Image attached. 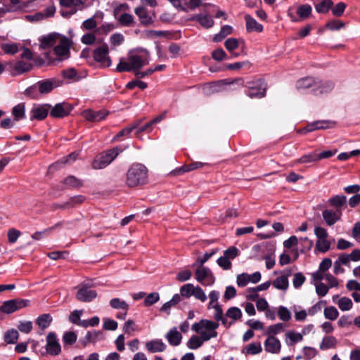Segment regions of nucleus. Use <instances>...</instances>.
Returning a JSON list of instances; mask_svg holds the SVG:
<instances>
[{"label": "nucleus", "mask_w": 360, "mask_h": 360, "mask_svg": "<svg viewBox=\"0 0 360 360\" xmlns=\"http://www.w3.org/2000/svg\"><path fill=\"white\" fill-rule=\"evenodd\" d=\"M233 32V27L230 25H224L221 28L220 32L216 34L213 38L214 41L219 42L226 36L231 34Z\"/></svg>", "instance_id": "ea45409f"}, {"label": "nucleus", "mask_w": 360, "mask_h": 360, "mask_svg": "<svg viewBox=\"0 0 360 360\" xmlns=\"http://www.w3.org/2000/svg\"><path fill=\"white\" fill-rule=\"evenodd\" d=\"M134 13L139 17L141 24L148 25L153 22L152 18L148 15L147 10L143 6L135 8Z\"/></svg>", "instance_id": "393cba45"}, {"label": "nucleus", "mask_w": 360, "mask_h": 360, "mask_svg": "<svg viewBox=\"0 0 360 360\" xmlns=\"http://www.w3.org/2000/svg\"><path fill=\"white\" fill-rule=\"evenodd\" d=\"M76 288L77 289L76 298L80 302H89L97 296L96 290L91 289L87 285H79L76 287Z\"/></svg>", "instance_id": "f8f14e48"}, {"label": "nucleus", "mask_w": 360, "mask_h": 360, "mask_svg": "<svg viewBox=\"0 0 360 360\" xmlns=\"http://www.w3.org/2000/svg\"><path fill=\"white\" fill-rule=\"evenodd\" d=\"M63 184L66 188H80L82 186V181L74 176H69L64 179Z\"/></svg>", "instance_id": "a19ab883"}, {"label": "nucleus", "mask_w": 360, "mask_h": 360, "mask_svg": "<svg viewBox=\"0 0 360 360\" xmlns=\"http://www.w3.org/2000/svg\"><path fill=\"white\" fill-rule=\"evenodd\" d=\"M116 18L121 25L125 27H129L134 22V17L127 13L120 14Z\"/></svg>", "instance_id": "37998d69"}, {"label": "nucleus", "mask_w": 360, "mask_h": 360, "mask_svg": "<svg viewBox=\"0 0 360 360\" xmlns=\"http://www.w3.org/2000/svg\"><path fill=\"white\" fill-rule=\"evenodd\" d=\"M266 84L262 78L249 82V97L260 98L266 95Z\"/></svg>", "instance_id": "1a4fd4ad"}, {"label": "nucleus", "mask_w": 360, "mask_h": 360, "mask_svg": "<svg viewBox=\"0 0 360 360\" xmlns=\"http://www.w3.org/2000/svg\"><path fill=\"white\" fill-rule=\"evenodd\" d=\"M52 317L49 314L40 315L36 320V323L41 330L47 328L52 322Z\"/></svg>", "instance_id": "473e14b6"}, {"label": "nucleus", "mask_w": 360, "mask_h": 360, "mask_svg": "<svg viewBox=\"0 0 360 360\" xmlns=\"http://www.w3.org/2000/svg\"><path fill=\"white\" fill-rule=\"evenodd\" d=\"M195 286L192 283L184 285L180 288L181 295L185 297H189L193 295Z\"/></svg>", "instance_id": "603ef678"}, {"label": "nucleus", "mask_w": 360, "mask_h": 360, "mask_svg": "<svg viewBox=\"0 0 360 360\" xmlns=\"http://www.w3.org/2000/svg\"><path fill=\"white\" fill-rule=\"evenodd\" d=\"M318 161V152L312 151L309 153L308 154H305L300 157L299 159L295 160V162L297 164H306V163H311Z\"/></svg>", "instance_id": "2f4dec72"}, {"label": "nucleus", "mask_w": 360, "mask_h": 360, "mask_svg": "<svg viewBox=\"0 0 360 360\" xmlns=\"http://www.w3.org/2000/svg\"><path fill=\"white\" fill-rule=\"evenodd\" d=\"M32 68V65L25 61H18L13 66V75H18L30 71Z\"/></svg>", "instance_id": "a878e982"}, {"label": "nucleus", "mask_w": 360, "mask_h": 360, "mask_svg": "<svg viewBox=\"0 0 360 360\" xmlns=\"http://www.w3.org/2000/svg\"><path fill=\"white\" fill-rule=\"evenodd\" d=\"M60 37V34L57 33H50L46 36H42L39 39L40 42L39 49L45 50L55 46L58 43Z\"/></svg>", "instance_id": "6ab92c4d"}, {"label": "nucleus", "mask_w": 360, "mask_h": 360, "mask_svg": "<svg viewBox=\"0 0 360 360\" xmlns=\"http://www.w3.org/2000/svg\"><path fill=\"white\" fill-rule=\"evenodd\" d=\"M286 336L290 341V342H287L288 345H292L294 343L300 342L303 339L302 335L292 331L288 332L286 334Z\"/></svg>", "instance_id": "052dcab7"}, {"label": "nucleus", "mask_w": 360, "mask_h": 360, "mask_svg": "<svg viewBox=\"0 0 360 360\" xmlns=\"http://www.w3.org/2000/svg\"><path fill=\"white\" fill-rule=\"evenodd\" d=\"M72 110L70 105L67 103L56 104L50 110V115L53 117H64L70 114Z\"/></svg>", "instance_id": "f3484780"}, {"label": "nucleus", "mask_w": 360, "mask_h": 360, "mask_svg": "<svg viewBox=\"0 0 360 360\" xmlns=\"http://www.w3.org/2000/svg\"><path fill=\"white\" fill-rule=\"evenodd\" d=\"M204 342L200 336L193 335L188 340L186 345L189 349H196L200 347Z\"/></svg>", "instance_id": "79ce46f5"}, {"label": "nucleus", "mask_w": 360, "mask_h": 360, "mask_svg": "<svg viewBox=\"0 0 360 360\" xmlns=\"http://www.w3.org/2000/svg\"><path fill=\"white\" fill-rule=\"evenodd\" d=\"M195 279L204 286L212 285L215 282V277L210 269L205 266H195Z\"/></svg>", "instance_id": "39448f33"}, {"label": "nucleus", "mask_w": 360, "mask_h": 360, "mask_svg": "<svg viewBox=\"0 0 360 360\" xmlns=\"http://www.w3.org/2000/svg\"><path fill=\"white\" fill-rule=\"evenodd\" d=\"M306 278L302 273H296L294 274L292 284L295 288H300L304 283Z\"/></svg>", "instance_id": "680f3d73"}, {"label": "nucleus", "mask_w": 360, "mask_h": 360, "mask_svg": "<svg viewBox=\"0 0 360 360\" xmlns=\"http://www.w3.org/2000/svg\"><path fill=\"white\" fill-rule=\"evenodd\" d=\"M12 113L15 117V120L18 121L25 117V105L20 103L15 105L12 110Z\"/></svg>", "instance_id": "49530a36"}, {"label": "nucleus", "mask_w": 360, "mask_h": 360, "mask_svg": "<svg viewBox=\"0 0 360 360\" xmlns=\"http://www.w3.org/2000/svg\"><path fill=\"white\" fill-rule=\"evenodd\" d=\"M98 17L103 18V13L101 12L96 13L94 14V15L93 17L89 18L87 20H84L82 22V25L81 27L82 29L85 30H91L96 28L97 26V22L96 21V18H98Z\"/></svg>", "instance_id": "7c9ffc66"}, {"label": "nucleus", "mask_w": 360, "mask_h": 360, "mask_svg": "<svg viewBox=\"0 0 360 360\" xmlns=\"http://www.w3.org/2000/svg\"><path fill=\"white\" fill-rule=\"evenodd\" d=\"M30 301L23 299H15L6 301L0 307V311L6 314H11L17 310L28 306Z\"/></svg>", "instance_id": "9d476101"}, {"label": "nucleus", "mask_w": 360, "mask_h": 360, "mask_svg": "<svg viewBox=\"0 0 360 360\" xmlns=\"http://www.w3.org/2000/svg\"><path fill=\"white\" fill-rule=\"evenodd\" d=\"M275 245L271 242H262L255 245L252 249V257L262 260L267 255H274Z\"/></svg>", "instance_id": "423d86ee"}, {"label": "nucleus", "mask_w": 360, "mask_h": 360, "mask_svg": "<svg viewBox=\"0 0 360 360\" xmlns=\"http://www.w3.org/2000/svg\"><path fill=\"white\" fill-rule=\"evenodd\" d=\"M334 123H330L326 121H317L307 127V131H312L317 129H325L332 127Z\"/></svg>", "instance_id": "e433bc0d"}, {"label": "nucleus", "mask_w": 360, "mask_h": 360, "mask_svg": "<svg viewBox=\"0 0 360 360\" xmlns=\"http://www.w3.org/2000/svg\"><path fill=\"white\" fill-rule=\"evenodd\" d=\"M148 63V53L146 51H131L127 58H120L116 70L119 72L136 71Z\"/></svg>", "instance_id": "f257e3e1"}, {"label": "nucleus", "mask_w": 360, "mask_h": 360, "mask_svg": "<svg viewBox=\"0 0 360 360\" xmlns=\"http://www.w3.org/2000/svg\"><path fill=\"white\" fill-rule=\"evenodd\" d=\"M46 352L53 356L58 355L61 352V347L54 333H49L46 336Z\"/></svg>", "instance_id": "ddd939ff"}, {"label": "nucleus", "mask_w": 360, "mask_h": 360, "mask_svg": "<svg viewBox=\"0 0 360 360\" xmlns=\"http://www.w3.org/2000/svg\"><path fill=\"white\" fill-rule=\"evenodd\" d=\"M122 152V149L120 147H115L103 151L96 156L91 164L92 168L94 169H101L106 167Z\"/></svg>", "instance_id": "20e7f679"}, {"label": "nucleus", "mask_w": 360, "mask_h": 360, "mask_svg": "<svg viewBox=\"0 0 360 360\" xmlns=\"http://www.w3.org/2000/svg\"><path fill=\"white\" fill-rule=\"evenodd\" d=\"M224 46L231 54L236 57L239 53L236 52V51L238 49H243L245 46V41L244 39L229 38L225 41Z\"/></svg>", "instance_id": "dca6fc26"}, {"label": "nucleus", "mask_w": 360, "mask_h": 360, "mask_svg": "<svg viewBox=\"0 0 360 360\" xmlns=\"http://www.w3.org/2000/svg\"><path fill=\"white\" fill-rule=\"evenodd\" d=\"M330 248V243L328 239H318L316 243V249L321 252H327Z\"/></svg>", "instance_id": "09e8293b"}, {"label": "nucleus", "mask_w": 360, "mask_h": 360, "mask_svg": "<svg viewBox=\"0 0 360 360\" xmlns=\"http://www.w3.org/2000/svg\"><path fill=\"white\" fill-rule=\"evenodd\" d=\"M347 5L343 2H339L335 6H332L331 11L333 15L340 17L344 13Z\"/></svg>", "instance_id": "4d7b16f0"}, {"label": "nucleus", "mask_w": 360, "mask_h": 360, "mask_svg": "<svg viewBox=\"0 0 360 360\" xmlns=\"http://www.w3.org/2000/svg\"><path fill=\"white\" fill-rule=\"evenodd\" d=\"M333 5L332 0H323L315 5V9L319 13H326Z\"/></svg>", "instance_id": "c9c22d12"}, {"label": "nucleus", "mask_w": 360, "mask_h": 360, "mask_svg": "<svg viewBox=\"0 0 360 360\" xmlns=\"http://www.w3.org/2000/svg\"><path fill=\"white\" fill-rule=\"evenodd\" d=\"M96 37L94 33L89 32L84 34L81 39V41L86 45H92L95 43Z\"/></svg>", "instance_id": "774afa93"}, {"label": "nucleus", "mask_w": 360, "mask_h": 360, "mask_svg": "<svg viewBox=\"0 0 360 360\" xmlns=\"http://www.w3.org/2000/svg\"><path fill=\"white\" fill-rule=\"evenodd\" d=\"M338 340L334 336H326L324 337L322 340V342L320 345V349H328L330 348L335 347L337 345Z\"/></svg>", "instance_id": "58836bf2"}, {"label": "nucleus", "mask_w": 360, "mask_h": 360, "mask_svg": "<svg viewBox=\"0 0 360 360\" xmlns=\"http://www.w3.org/2000/svg\"><path fill=\"white\" fill-rule=\"evenodd\" d=\"M279 319L283 321H288L291 319V313L288 309L284 306H280L278 310Z\"/></svg>", "instance_id": "5fc2aeb1"}, {"label": "nucleus", "mask_w": 360, "mask_h": 360, "mask_svg": "<svg viewBox=\"0 0 360 360\" xmlns=\"http://www.w3.org/2000/svg\"><path fill=\"white\" fill-rule=\"evenodd\" d=\"M110 306L114 309L122 310L124 311H128L129 309V304L120 298H113L110 301Z\"/></svg>", "instance_id": "f704fd0d"}, {"label": "nucleus", "mask_w": 360, "mask_h": 360, "mask_svg": "<svg viewBox=\"0 0 360 360\" xmlns=\"http://www.w3.org/2000/svg\"><path fill=\"white\" fill-rule=\"evenodd\" d=\"M18 330L24 333H29L32 329V323L30 321H20L18 326Z\"/></svg>", "instance_id": "338daca9"}, {"label": "nucleus", "mask_w": 360, "mask_h": 360, "mask_svg": "<svg viewBox=\"0 0 360 360\" xmlns=\"http://www.w3.org/2000/svg\"><path fill=\"white\" fill-rule=\"evenodd\" d=\"M342 216V210L326 209L322 212V217L328 226L334 225Z\"/></svg>", "instance_id": "2eb2a0df"}, {"label": "nucleus", "mask_w": 360, "mask_h": 360, "mask_svg": "<svg viewBox=\"0 0 360 360\" xmlns=\"http://www.w3.org/2000/svg\"><path fill=\"white\" fill-rule=\"evenodd\" d=\"M300 243L301 245L300 252L302 253H305L310 250L314 244L313 241L307 237L300 238Z\"/></svg>", "instance_id": "3c124183"}, {"label": "nucleus", "mask_w": 360, "mask_h": 360, "mask_svg": "<svg viewBox=\"0 0 360 360\" xmlns=\"http://www.w3.org/2000/svg\"><path fill=\"white\" fill-rule=\"evenodd\" d=\"M345 26L344 22L338 20L328 21L326 27L330 30H339Z\"/></svg>", "instance_id": "0e129e2a"}, {"label": "nucleus", "mask_w": 360, "mask_h": 360, "mask_svg": "<svg viewBox=\"0 0 360 360\" xmlns=\"http://www.w3.org/2000/svg\"><path fill=\"white\" fill-rule=\"evenodd\" d=\"M226 316L228 318L231 319L233 321H236L240 319L242 316V312L239 308L233 307L227 310Z\"/></svg>", "instance_id": "de8ad7c7"}, {"label": "nucleus", "mask_w": 360, "mask_h": 360, "mask_svg": "<svg viewBox=\"0 0 360 360\" xmlns=\"http://www.w3.org/2000/svg\"><path fill=\"white\" fill-rule=\"evenodd\" d=\"M271 285V281H268L256 287L249 288V300H255L257 297H258V295L257 294V292L266 290Z\"/></svg>", "instance_id": "c756f323"}, {"label": "nucleus", "mask_w": 360, "mask_h": 360, "mask_svg": "<svg viewBox=\"0 0 360 360\" xmlns=\"http://www.w3.org/2000/svg\"><path fill=\"white\" fill-rule=\"evenodd\" d=\"M281 342L274 336H269L264 342V348L267 352L276 354L281 350Z\"/></svg>", "instance_id": "4be33fe9"}, {"label": "nucleus", "mask_w": 360, "mask_h": 360, "mask_svg": "<svg viewBox=\"0 0 360 360\" xmlns=\"http://www.w3.org/2000/svg\"><path fill=\"white\" fill-rule=\"evenodd\" d=\"M193 19L196 20L205 29H209L214 25V20L210 15L198 14L194 16Z\"/></svg>", "instance_id": "c85d7f7f"}, {"label": "nucleus", "mask_w": 360, "mask_h": 360, "mask_svg": "<svg viewBox=\"0 0 360 360\" xmlns=\"http://www.w3.org/2000/svg\"><path fill=\"white\" fill-rule=\"evenodd\" d=\"M216 250H212L210 252H206L202 257H198L195 262L193 264V266H203V264L214 254Z\"/></svg>", "instance_id": "13d9d810"}, {"label": "nucleus", "mask_w": 360, "mask_h": 360, "mask_svg": "<svg viewBox=\"0 0 360 360\" xmlns=\"http://www.w3.org/2000/svg\"><path fill=\"white\" fill-rule=\"evenodd\" d=\"M236 210L233 209H229L225 211L224 212L219 214V217H217V220L221 222H226L229 221L232 218L236 217Z\"/></svg>", "instance_id": "c03bdc74"}, {"label": "nucleus", "mask_w": 360, "mask_h": 360, "mask_svg": "<svg viewBox=\"0 0 360 360\" xmlns=\"http://www.w3.org/2000/svg\"><path fill=\"white\" fill-rule=\"evenodd\" d=\"M51 106L49 105H34L30 112V120H42L46 117Z\"/></svg>", "instance_id": "a211bd4d"}, {"label": "nucleus", "mask_w": 360, "mask_h": 360, "mask_svg": "<svg viewBox=\"0 0 360 360\" xmlns=\"http://www.w3.org/2000/svg\"><path fill=\"white\" fill-rule=\"evenodd\" d=\"M108 115L105 110L94 111L92 110H86L83 112L84 117L91 122H100L105 119Z\"/></svg>", "instance_id": "412c9836"}, {"label": "nucleus", "mask_w": 360, "mask_h": 360, "mask_svg": "<svg viewBox=\"0 0 360 360\" xmlns=\"http://www.w3.org/2000/svg\"><path fill=\"white\" fill-rule=\"evenodd\" d=\"M317 82L318 77L307 76L299 79L296 82L295 86L298 91H305L307 89H311V91L313 93V89L315 88V86L316 85Z\"/></svg>", "instance_id": "4468645a"}, {"label": "nucleus", "mask_w": 360, "mask_h": 360, "mask_svg": "<svg viewBox=\"0 0 360 360\" xmlns=\"http://www.w3.org/2000/svg\"><path fill=\"white\" fill-rule=\"evenodd\" d=\"M108 46L107 44H104L94 50V58L102 67H109L111 65V60L108 56Z\"/></svg>", "instance_id": "9b49d317"}, {"label": "nucleus", "mask_w": 360, "mask_h": 360, "mask_svg": "<svg viewBox=\"0 0 360 360\" xmlns=\"http://www.w3.org/2000/svg\"><path fill=\"white\" fill-rule=\"evenodd\" d=\"M166 347V345L160 339L152 340L146 343V348L150 353L162 352Z\"/></svg>", "instance_id": "5701e85b"}, {"label": "nucleus", "mask_w": 360, "mask_h": 360, "mask_svg": "<svg viewBox=\"0 0 360 360\" xmlns=\"http://www.w3.org/2000/svg\"><path fill=\"white\" fill-rule=\"evenodd\" d=\"M273 286L281 290H286L289 286L288 279L286 276H281L277 277L273 282H271Z\"/></svg>", "instance_id": "72a5a7b5"}, {"label": "nucleus", "mask_w": 360, "mask_h": 360, "mask_svg": "<svg viewBox=\"0 0 360 360\" xmlns=\"http://www.w3.org/2000/svg\"><path fill=\"white\" fill-rule=\"evenodd\" d=\"M239 255V250L237 248L231 246L224 252V255L229 259H233Z\"/></svg>", "instance_id": "69168bd1"}, {"label": "nucleus", "mask_w": 360, "mask_h": 360, "mask_svg": "<svg viewBox=\"0 0 360 360\" xmlns=\"http://www.w3.org/2000/svg\"><path fill=\"white\" fill-rule=\"evenodd\" d=\"M1 48L5 53L8 54H15L18 51V48L15 44H2L1 45Z\"/></svg>", "instance_id": "e2e57ef3"}, {"label": "nucleus", "mask_w": 360, "mask_h": 360, "mask_svg": "<svg viewBox=\"0 0 360 360\" xmlns=\"http://www.w3.org/2000/svg\"><path fill=\"white\" fill-rule=\"evenodd\" d=\"M218 326L219 324L217 323L202 319L200 321L193 324L191 329L196 333H198L200 337L205 342H207L217 336L216 329Z\"/></svg>", "instance_id": "7ed1b4c3"}, {"label": "nucleus", "mask_w": 360, "mask_h": 360, "mask_svg": "<svg viewBox=\"0 0 360 360\" xmlns=\"http://www.w3.org/2000/svg\"><path fill=\"white\" fill-rule=\"evenodd\" d=\"M334 83L330 80L323 81L318 78V82L313 89L314 95H321L330 92L334 88Z\"/></svg>", "instance_id": "aec40b11"}, {"label": "nucleus", "mask_w": 360, "mask_h": 360, "mask_svg": "<svg viewBox=\"0 0 360 360\" xmlns=\"http://www.w3.org/2000/svg\"><path fill=\"white\" fill-rule=\"evenodd\" d=\"M311 6L309 4H302L295 8L290 7L288 10V15L292 22H298L300 19L308 18L311 13Z\"/></svg>", "instance_id": "0eeeda50"}, {"label": "nucleus", "mask_w": 360, "mask_h": 360, "mask_svg": "<svg viewBox=\"0 0 360 360\" xmlns=\"http://www.w3.org/2000/svg\"><path fill=\"white\" fill-rule=\"evenodd\" d=\"M338 304L342 311H348L352 309L353 305L352 300L346 297L340 298Z\"/></svg>", "instance_id": "864d4df0"}, {"label": "nucleus", "mask_w": 360, "mask_h": 360, "mask_svg": "<svg viewBox=\"0 0 360 360\" xmlns=\"http://www.w3.org/2000/svg\"><path fill=\"white\" fill-rule=\"evenodd\" d=\"M165 338L170 345L178 346L181 342L182 335L177 330V328L174 327L167 333Z\"/></svg>", "instance_id": "b1692460"}, {"label": "nucleus", "mask_w": 360, "mask_h": 360, "mask_svg": "<svg viewBox=\"0 0 360 360\" xmlns=\"http://www.w3.org/2000/svg\"><path fill=\"white\" fill-rule=\"evenodd\" d=\"M284 327L285 325L282 323L271 325L268 327L266 334L269 336H274V335L281 333L283 330Z\"/></svg>", "instance_id": "8fccbe9b"}, {"label": "nucleus", "mask_w": 360, "mask_h": 360, "mask_svg": "<svg viewBox=\"0 0 360 360\" xmlns=\"http://www.w3.org/2000/svg\"><path fill=\"white\" fill-rule=\"evenodd\" d=\"M347 202V197L345 195H336L330 197L328 199V203L330 206L335 208V210H342V207Z\"/></svg>", "instance_id": "cd10ccee"}, {"label": "nucleus", "mask_w": 360, "mask_h": 360, "mask_svg": "<svg viewBox=\"0 0 360 360\" xmlns=\"http://www.w3.org/2000/svg\"><path fill=\"white\" fill-rule=\"evenodd\" d=\"M39 91L42 94H49L56 86L51 79H44L37 82Z\"/></svg>", "instance_id": "bb28decb"}, {"label": "nucleus", "mask_w": 360, "mask_h": 360, "mask_svg": "<svg viewBox=\"0 0 360 360\" xmlns=\"http://www.w3.org/2000/svg\"><path fill=\"white\" fill-rule=\"evenodd\" d=\"M19 338V333L15 329L7 330L4 335V340L7 344H14Z\"/></svg>", "instance_id": "4c0bfd02"}, {"label": "nucleus", "mask_w": 360, "mask_h": 360, "mask_svg": "<svg viewBox=\"0 0 360 360\" xmlns=\"http://www.w3.org/2000/svg\"><path fill=\"white\" fill-rule=\"evenodd\" d=\"M160 300L158 292H151L148 295L144 300L145 306H151Z\"/></svg>", "instance_id": "bf43d9fd"}, {"label": "nucleus", "mask_w": 360, "mask_h": 360, "mask_svg": "<svg viewBox=\"0 0 360 360\" xmlns=\"http://www.w3.org/2000/svg\"><path fill=\"white\" fill-rule=\"evenodd\" d=\"M72 42L66 37L60 35L58 43L53 48V52L60 60L68 58L70 55V48Z\"/></svg>", "instance_id": "6e6552de"}, {"label": "nucleus", "mask_w": 360, "mask_h": 360, "mask_svg": "<svg viewBox=\"0 0 360 360\" xmlns=\"http://www.w3.org/2000/svg\"><path fill=\"white\" fill-rule=\"evenodd\" d=\"M148 183V169L143 164L134 163L127 171L125 184L129 188L143 186Z\"/></svg>", "instance_id": "f03ea898"}, {"label": "nucleus", "mask_w": 360, "mask_h": 360, "mask_svg": "<svg viewBox=\"0 0 360 360\" xmlns=\"http://www.w3.org/2000/svg\"><path fill=\"white\" fill-rule=\"evenodd\" d=\"M263 29L262 24L257 22L255 19L249 15V32H262Z\"/></svg>", "instance_id": "6e6d98bb"}, {"label": "nucleus", "mask_w": 360, "mask_h": 360, "mask_svg": "<svg viewBox=\"0 0 360 360\" xmlns=\"http://www.w3.org/2000/svg\"><path fill=\"white\" fill-rule=\"evenodd\" d=\"M339 315L338 309L335 307H327L324 309V316L330 321L335 320Z\"/></svg>", "instance_id": "a18cd8bd"}]
</instances>
